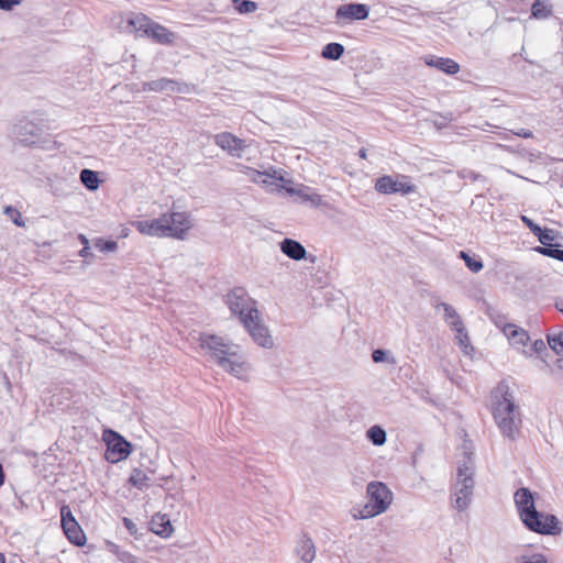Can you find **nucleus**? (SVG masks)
I'll list each match as a JSON object with an SVG mask.
<instances>
[{"label":"nucleus","mask_w":563,"mask_h":563,"mask_svg":"<svg viewBox=\"0 0 563 563\" xmlns=\"http://www.w3.org/2000/svg\"><path fill=\"white\" fill-rule=\"evenodd\" d=\"M151 529L155 534L162 538L170 537L174 531L170 520L166 515L161 514L153 516L151 520Z\"/></svg>","instance_id":"23"},{"label":"nucleus","mask_w":563,"mask_h":563,"mask_svg":"<svg viewBox=\"0 0 563 563\" xmlns=\"http://www.w3.org/2000/svg\"><path fill=\"white\" fill-rule=\"evenodd\" d=\"M366 438L376 446H382L386 443V431L379 426H372L366 431Z\"/></svg>","instance_id":"28"},{"label":"nucleus","mask_w":563,"mask_h":563,"mask_svg":"<svg viewBox=\"0 0 563 563\" xmlns=\"http://www.w3.org/2000/svg\"><path fill=\"white\" fill-rule=\"evenodd\" d=\"M102 439L107 443L104 457L108 462L118 463L130 455L131 443L124 440L118 432L106 430Z\"/></svg>","instance_id":"10"},{"label":"nucleus","mask_w":563,"mask_h":563,"mask_svg":"<svg viewBox=\"0 0 563 563\" xmlns=\"http://www.w3.org/2000/svg\"><path fill=\"white\" fill-rule=\"evenodd\" d=\"M80 181L89 190H97L99 187V178L96 172L91 169H82L80 172Z\"/></svg>","instance_id":"29"},{"label":"nucleus","mask_w":563,"mask_h":563,"mask_svg":"<svg viewBox=\"0 0 563 563\" xmlns=\"http://www.w3.org/2000/svg\"><path fill=\"white\" fill-rule=\"evenodd\" d=\"M282 187L287 194L298 196L301 202H307L311 207H320L323 203L322 197L319 194L311 191L303 185L295 187L292 184H289Z\"/></svg>","instance_id":"16"},{"label":"nucleus","mask_w":563,"mask_h":563,"mask_svg":"<svg viewBox=\"0 0 563 563\" xmlns=\"http://www.w3.org/2000/svg\"><path fill=\"white\" fill-rule=\"evenodd\" d=\"M475 467L471 454H465L457 465L456 481L451 493V504L459 512L465 511L473 498Z\"/></svg>","instance_id":"4"},{"label":"nucleus","mask_w":563,"mask_h":563,"mask_svg":"<svg viewBox=\"0 0 563 563\" xmlns=\"http://www.w3.org/2000/svg\"><path fill=\"white\" fill-rule=\"evenodd\" d=\"M167 221L165 224L166 238L185 240L194 227V221L188 212L175 211L163 213Z\"/></svg>","instance_id":"9"},{"label":"nucleus","mask_w":563,"mask_h":563,"mask_svg":"<svg viewBox=\"0 0 563 563\" xmlns=\"http://www.w3.org/2000/svg\"><path fill=\"white\" fill-rule=\"evenodd\" d=\"M123 522H124V526L126 527V529L133 534L135 533L136 531V526L135 523H133V521L129 518H124L123 519Z\"/></svg>","instance_id":"46"},{"label":"nucleus","mask_w":563,"mask_h":563,"mask_svg":"<svg viewBox=\"0 0 563 563\" xmlns=\"http://www.w3.org/2000/svg\"><path fill=\"white\" fill-rule=\"evenodd\" d=\"M367 503L354 518L369 519L386 512L394 503V493L383 482H371L366 487Z\"/></svg>","instance_id":"5"},{"label":"nucleus","mask_w":563,"mask_h":563,"mask_svg":"<svg viewBox=\"0 0 563 563\" xmlns=\"http://www.w3.org/2000/svg\"><path fill=\"white\" fill-rule=\"evenodd\" d=\"M62 527L68 540L76 545H84L86 536L71 514L69 506L60 508Z\"/></svg>","instance_id":"11"},{"label":"nucleus","mask_w":563,"mask_h":563,"mask_svg":"<svg viewBox=\"0 0 563 563\" xmlns=\"http://www.w3.org/2000/svg\"><path fill=\"white\" fill-rule=\"evenodd\" d=\"M295 554L297 563H313L317 555V549L312 539L306 534L301 536L295 547Z\"/></svg>","instance_id":"17"},{"label":"nucleus","mask_w":563,"mask_h":563,"mask_svg":"<svg viewBox=\"0 0 563 563\" xmlns=\"http://www.w3.org/2000/svg\"><path fill=\"white\" fill-rule=\"evenodd\" d=\"M512 133H514V135L523 137V139L533 137L532 132L530 130H526V129H520L518 131H514Z\"/></svg>","instance_id":"44"},{"label":"nucleus","mask_w":563,"mask_h":563,"mask_svg":"<svg viewBox=\"0 0 563 563\" xmlns=\"http://www.w3.org/2000/svg\"><path fill=\"white\" fill-rule=\"evenodd\" d=\"M372 358L375 363L386 362L390 365H395L397 363L396 357L389 351L382 349L374 350Z\"/></svg>","instance_id":"32"},{"label":"nucleus","mask_w":563,"mask_h":563,"mask_svg":"<svg viewBox=\"0 0 563 563\" xmlns=\"http://www.w3.org/2000/svg\"><path fill=\"white\" fill-rule=\"evenodd\" d=\"M553 7L551 4H545L541 0H536L531 5V18L537 20H545L552 16Z\"/></svg>","instance_id":"26"},{"label":"nucleus","mask_w":563,"mask_h":563,"mask_svg":"<svg viewBox=\"0 0 563 563\" xmlns=\"http://www.w3.org/2000/svg\"><path fill=\"white\" fill-rule=\"evenodd\" d=\"M424 63L426 65L435 67L448 75H455L460 71V65L451 58L428 56L424 58Z\"/></svg>","instance_id":"19"},{"label":"nucleus","mask_w":563,"mask_h":563,"mask_svg":"<svg viewBox=\"0 0 563 563\" xmlns=\"http://www.w3.org/2000/svg\"><path fill=\"white\" fill-rule=\"evenodd\" d=\"M360 156H361L362 158H365V157H366V151H365L364 148H362V150L360 151Z\"/></svg>","instance_id":"52"},{"label":"nucleus","mask_w":563,"mask_h":563,"mask_svg":"<svg viewBox=\"0 0 563 563\" xmlns=\"http://www.w3.org/2000/svg\"><path fill=\"white\" fill-rule=\"evenodd\" d=\"M493 417L503 435L514 438L521 419L507 385L497 386L492 394Z\"/></svg>","instance_id":"3"},{"label":"nucleus","mask_w":563,"mask_h":563,"mask_svg":"<svg viewBox=\"0 0 563 563\" xmlns=\"http://www.w3.org/2000/svg\"><path fill=\"white\" fill-rule=\"evenodd\" d=\"M223 136L230 139L233 142L241 141L240 139H238V137H235V136H233L231 134L224 133Z\"/></svg>","instance_id":"51"},{"label":"nucleus","mask_w":563,"mask_h":563,"mask_svg":"<svg viewBox=\"0 0 563 563\" xmlns=\"http://www.w3.org/2000/svg\"><path fill=\"white\" fill-rule=\"evenodd\" d=\"M148 476L141 470L135 468L133 470L129 482L139 489H144L148 487Z\"/></svg>","instance_id":"31"},{"label":"nucleus","mask_w":563,"mask_h":563,"mask_svg":"<svg viewBox=\"0 0 563 563\" xmlns=\"http://www.w3.org/2000/svg\"><path fill=\"white\" fill-rule=\"evenodd\" d=\"M167 221L164 219V214L159 218L151 220H141L133 222L135 229L148 236L166 238L165 224Z\"/></svg>","instance_id":"15"},{"label":"nucleus","mask_w":563,"mask_h":563,"mask_svg":"<svg viewBox=\"0 0 563 563\" xmlns=\"http://www.w3.org/2000/svg\"><path fill=\"white\" fill-rule=\"evenodd\" d=\"M437 311L443 312V319L451 330L464 324L456 309L446 302H439L434 306Z\"/></svg>","instance_id":"22"},{"label":"nucleus","mask_w":563,"mask_h":563,"mask_svg":"<svg viewBox=\"0 0 563 563\" xmlns=\"http://www.w3.org/2000/svg\"><path fill=\"white\" fill-rule=\"evenodd\" d=\"M521 221L531 230L533 234L540 232V227L526 216H521Z\"/></svg>","instance_id":"43"},{"label":"nucleus","mask_w":563,"mask_h":563,"mask_svg":"<svg viewBox=\"0 0 563 563\" xmlns=\"http://www.w3.org/2000/svg\"><path fill=\"white\" fill-rule=\"evenodd\" d=\"M22 2L23 0H0V10L10 11Z\"/></svg>","instance_id":"42"},{"label":"nucleus","mask_w":563,"mask_h":563,"mask_svg":"<svg viewBox=\"0 0 563 563\" xmlns=\"http://www.w3.org/2000/svg\"><path fill=\"white\" fill-rule=\"evenodd\" d=\"M519 563H548L545 555L542 553H533L529 555H521L518 559Z\"/></svg>","instance_id":"38"},{"label":"nucleus","mask_w":563,"mask_h":563,"mask_svg":"<svg viewBox=\"0 0 563 563\" xmlns=\"http://www.w3.org/2000/svg\"><path fill=\"white\" fill-rule=\"evenodd\" d=\"M280 251L291 260L300 261L306 258L307 251L301 243L292 239H285L280 243Z\"/></svg>","instance_id":"20"},{"label":"nucleus","mask_w":563,"mask_h":563,"mask_svg":"<svg viewBox=\"0 0 563 563\" xmlns=\"http://www.w3.org/2000/svg\"><path fill=\"white\" fill-rule=\"evenodd\" d=\"M14 129L19 135H23V136H26V135L35 136L36 131L38 130L37 125H35L34 123H32L27 120H22L20 123H18L14 126Z\"/></svg>","instance_id":"33"},{"label":"nucleus","mask_w":563,"mask_h":563,"mask_svg":"<svg viewBox=\"0 0 563 563\" xmlns=\"http://www.w3.org/2000/svg\"><path fill=\"white\" fill-rule=\"evenodd\" d=\"M550 347L558 354L563 352V332L554 335H548Z\"/></svg>","instance_id":"36"},{"label":"nucleus","mask_w":563,"mask_h":563,"mask_svg":"<svg viewBox=\"0 0 563 563\" xmlns=\"http://www.w3.org/2000/svg\"><path fill=\"white\" fill-rule=\"evenodd\" d=\"M344 53V46L340 43H329L322 49V57L325 59L338 60Z\"/></svg>","instance_id":"30"},{"label":"nucleus","mask_w":563,"mask_h":563,"mask_svg":"<svg viewBox=\"0 0 563 563\" xmlns=\"http://www.w3.org/2000/svg\"><path fill=\"white\" fill-rule=\"evenodd\" d=\"M453 331L456 333L455 340L459 346L462 349L464 354L470 355L473 351V346L471 345V341L464 324L453 329Z\"/></svg>","instance_id":"27"},{"label":"nucleus","mask_w":563,"mask_h":563,"mask_svg":"<svg viewBox=\"0 0 563 563\" xmlns=\"http://www.w3.org/2000/svg\"><path fill=\"white\" fill-rule=\"evenodd\" d=\"M4 214L9 216L11 220L20 228L25 225V222L22 220V214L15 208L8 206L4 208Z\"/></svg>","instance_id":"37"},{"label":"nucleus","mask_w":563,"mask_h":563,"mask_svg":"<svg viewBox=\"0 0 563 563\" xmlns=\"http://www.w3.org/2000/svg\"><path fill=\"white\" fill-rule=\"evenodd\" d=\"M232 3L235 10L242 14L252 13L257 9L256 2L250 0H232Z\"/></svg>","instance_id":"34"},{"label":"nucleus","mask_w":563,"mask_h":563,"mask_svg":"<svg viewBox=\"0 0 563 563\" xmlns=\"http://www.w3.org/2000/svg\"><path fill=\"white\" fill-rule=\"evenodd\" d=\"M538 251L547 256L553 257L563 262V250L552 249V247H538Z\"/></svg>","instance_id":"40"},{"label":"nucleus","mask_w":563,"mask_h":563,"mask_svg":"<svg viewBox=\"0 0 563 563\" xmlns=\"http://www.w3.org/2000/svg\"><path fill=\"white\" fill-rule=\"evenodd\" d=\"M245 143H207L202 147L203 154L212 157L218 156L219 151H225L230 156L242 158L247 151Z\"/></svg>","instance_id":"14"},{"label":"nucleus","mask_w":563,"mask_h":563,"mask_svg":"<svg viewBox=\"0 0 563 563\" xmlns=\"http://www.w3.org/2000/svg\"><path fill=\"white\" fill-rule=\"evenodd\" d=\"M95 246L98 247L101 252H113L117 250L118 244L114 241L98 240L95 243Z\"/></svg>","instance_id":"41"},{"label":"nucleus","mask_w":563,"mask_h":563,"mask_svg":"<svg viewBox=\"0 0 563 563\" xmlns=\"http://www.w3.org/2000/svg\"><path fill=\"white\" fill-rule=\"evenodd\" d=\"M199 345L205 354L227 373L238 378H244L249 373L250 365L245 361L241 346L230 339L203 333L199 336Z\"/></svg>","instance_id":"1"},{"label":"nucleus","mask_w":563,"mask_h":563,"mask_svg":"<svg viewBox=\"0 0 563 563\" xmlns=\"http://www.w3.org/2000/svg\"><path fill=\"white\" fill-rule=\"evenodd\" d=\"M369 7L363 3L342 4L336 9L335 19L341 21L365 20L368 18Z\"/></svg>","instance_id":"12"},{"label":"nucleus","mask_w":563,"mask_h":563,"mask_svg":"<svg viewBox=\"0 0 563 563\" xmlns=\"http://www.w3.org/2000/svg\"><path fill=\"white\" fill-rule=\"evenodd\" d=\"M460 256H461V258L464 260L467 268L470 271H472L473 273H478L479 271H482V268H483L482 261L471 257L467 253H465L463 251L460 253Z\"/></svg>","instance_id":"35"},{"label":"nucleus","mask_w":563,"mask_h":563,"mask_svg":"<svg viewBox=\"0 0 563 563\" xmlns=\"http://www.w3.org/2000/svg\"><path fill=\"white\" fill-rule=\"evenodd\" d=\"M225 303L231 313L236 316L241 323L251 311L253 312V309H257L256 301L241 287L233 288L227 294Z\"/></svg>","instance_id":"8"},{"label":"nucleus","mask_w":563,"mask_h":563,"mask_svg":"<svg viewBox=\"0 0 563 563\" xmlns=\"http://www.w3.org/2000/svg\"><path fill=\"white\" fill-rule=\"evenodd\" d=\"M405 176H401L399 179H393L390 176H382L376 180L375 189L384 195L402 192L408 194L413 191V186L404 181Z\"/></svg>","instance_id":"13"},{"label":"nucleus","mask_w":563,"mask_h":563,"mask_svg":"<svg viewBox=\"0 0 563 563\" xmlns=\"http://www.w3.org/2000/svg\"><path fill=\"white\" fill-rule=\"evenodd\" d=\"M79 240L81 241V243L85 245H89V241L88 239L84 235V234H80L79 235Z\"/></svg>","instance_id":"50"},{"label":"nucleus","mask_w":563,"mask_h":563,"mask_svg":"<svg viewBox=\"0 0 563 563\" xmlns=\"http://www.w3.org/2000/svg\"><path fill=\"white\" fill-rule=\"evenodd\" d=\"M242 324L255 344L267 350L275 346V341L271 330L263 321L258 309H253V312L251 311L243 319Z\"/></svg>","instance_id":"6"},{"label":"nucleus","mask_w":563,"mask_h":563,"mask_svg":"<svg viewBox=\"0 0 563 563\" xmlns=\"http://www.w3.org/2000/svg\"><path fill=\"white\" fill-rule=\"evenodd\" d=\"M503 333L507 336L510 344L518 350L526 347L530 340L528 332L514 323L504 325Z\"/></svg>","instance_id":"18"},{"label":"nucleus","mask_w":563,"mask_h":563,"mask_svg":"<svg viewBox=\"0 0 563 563\" xmlns=\"http://www.w3.org/2000/svg\"><path fill=\"white\" fill-rule=\"evenodd\" d=\"M245 174L252 181L267 188L271 192H279L284 189L279 186L292 184V180L286 177V172L284 169H277L274 167H269L264 172L247 167Z\"/></svg>","instance_id":"7"},{"label":"nucleus","mask_w":563,"mask_h":563,"mask_svg":"<svg viewBox=\"0 0 563 563\" xmlns=\"http://www.w3.org/2000/svg\"><path fill=\"white\" fill-rule=\"evenodd\" d=\"M534 235L538 236V240L540 241L541 244H543L544 246H550L551 245V242L553 241V234H552V231L551 230H542L540 228V232L536 233Z\"/></svg>","instance_id":"39"},{"label":"nucleus","mask_w":563,"mask_h":563,"mask_svg":"<svg viewBox=\"0 0 563 563\" xmlns=\"http://www.w3.org/2000/svg\"><path fill=\"white\" fill-rule=\"evenodd\" d=\"M519 517L525 526L540 534L555 536L561 532L558 518L536 509L534 498L530 489L519 488L514 496Z\"/></svg>","instance_id":"2"},{"label":"nucleus","mask_w":563,"mask_h":563,"mask_svg":"<svg viewBox=\"0 0 563 563\" xmlns=\"http://www.w3.org/2000/svg\"><path fill=\"white\" fill-rule=\"evenodd\" d=\"M147 31H150L147 34L148 37L163 45L172 44L175 40L173 32L156 22H153Z\"/></svg>","instance_id":"24"},{"label":"nucleus","mask_w":563,"mask_h":563,"mask_svg":"<svg viewBox=\"0 0 563 563\" xmlns=\"http://www.w3.org/2000/svg\"><path fill=\"white\" fill-rule=\"evenodd\" d=\"M3 483H4V472H3L2 465L0 464V486H2Z\"/></svg>","instance_id":"49"},{"label":"nucleus","mask_w":563,"mask_h":563,"mask_svg":"<svg viewBox=\"0 0 563 563\" xmlns=\"http://www.w3.org/2000/svg\"><path fill=\"white\" fill-rule=\"evenodd\" d=\"M143 91H179V84L169 78H159L142 85Z\"/></svg>","instance_id":"21"},{"label":"nucleus","mask_w":563,"mask_h":563,"mask_svg":"<svg viewBox=\"0 0 563 563\" xmlns=\"http://www.w3.org/2000/svg\"><path fill=\"white\" fill-rule=\"evenodd\" d=\"M152 24L153 21L144 14H137L129 20V26L131 27L132 32L146 36L150 32L147 29H150Z\"/></svg>","instance_id":"25"},{"label":"nucleus","mask_w":563,"mask_h":563,"mask_svg":"<svg viewBox=\"0 0 563 563\" xmlns=\"http://www.w3.org/2000/svg\"><path fill=\"white\" fill-rule=\"evenodd\" d=\"M4 562H5L4 555L2 553H0V563H4Z\"/></svg>","instance_id":"53"},{"label":"nucleus","mask_w":563,"mask_h":563,"mask_svg":"<svg viewBox=\"0 0 563 563\" xmlns=\"http://www.w3.org/2000/svg\"><path fill=\"white\" fill-rule=\"evenodd\" d=\"M545 350V344L542 340H536L532 344V351L534 353H540Z\"/></svg>","instance_id":"45"},{"label":"nucleus","mask_w":563,"mask_h":563,"mask_svg":"<svg viewBox=\"0 0 563 563\" xmlns=\"http://www.w3.org/2000/svg\"><path fill=\"white\" fill-rule=\"evenodd\" d=\"M79 255L81 257H88L90 255V249H89V245H85L80 251H79Z\"/></svg>","instance_id":"48"},{"label":"nucleus","mask_w":563,"mask_h":563,"mask_svg":"<svg viewBox=\"0 0 563 563\" xmlns=\"http://www.w3.org/2000/svg\"><path fill=\"white\" fill-rule=\"evenodd\" d=\"M490 319L496 324V327H498L501 331H503V327L507 324V323H504L501 317H499V316L494 317L490 314Z\"/></svg>","instance_id":"47"}]
</instances>
